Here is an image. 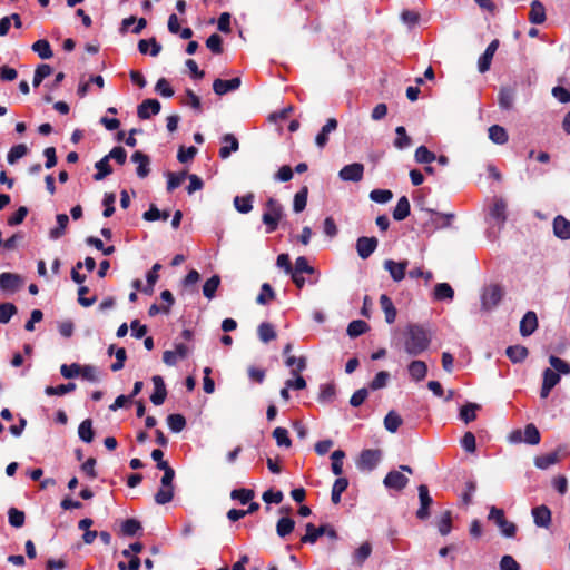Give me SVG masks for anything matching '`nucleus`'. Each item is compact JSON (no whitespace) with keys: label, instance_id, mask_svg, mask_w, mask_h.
<instances>
[{"label":"nucleus","instance_id":"nucleus-1","mask_svg":"<svg viewBox=\"0 0 570 570\" xmlns=\"http://www.w3.org/2000/svg\"><path fill=\"white\" fill-rule=\"evenodd\" d=\"M430 345V337L425 330L417 325L407 327L404 340L405 351L410 355H419L423 353Z\"/></svg>","mask_w":570,"mask_h":570},{"label":"nucleus","instance_id":"nucleus-2","mask_svg":"<svg viewBox=\"0 0 570 570\" xmlns=\"http://www.w3.org/2000/svg\"><path fill=\"white\" fill-rule=\"evenodd\" d=\"M283 214L284 209L278 200L269 198L266 202L262 219L263 223L267 226L268 233L276 230Z\"/></svg>","mask_w":570,"mask_h":570},{"label":"nucleus","instance_id":"nucleus-3","mask_svg":"<svg viewBox=\"0 0 570 570\" xmlns=\"http://www.w3.org/2000/svg\"><path fill=\"white\" fill-rule=\"evenodd\" d=\"M489 520L493 521L498 525L504 537L512 538L515 535L517 525L505 519L504 511L502 509L492 507L490 509Z\"/></svg>","mask_w":570,"mask_h":570},{"label":"nucleus","instance_id":"nucleus-4","mask_svg":"<svg viewBox=\"0 0 570 570\" xmlns=\"http://www.w3.org/2000/svg\"><path fill=\"white\" fill-rule=\"evenodd\" d=\"M382 458V453L380 450H364L361 452L360 458L357 460V466L361 470H373L380 462Z\"/></svg>","mask_w":570,"mask_h":570},{"label":"nucleus","instance_id":"nucleus-5","mask_svg":"<svg viewBox=\"0 0 570 570\" xmlns=\"http://www.w3.org/2000/svg\"><path fill=\"white\" fill-rule=\"evenodd\" d=\"M503 296V289L499 285L488 286L482 295V305L485 309L495 307Z\"/></svg>","mask_w":570,"mask_h":570},{"label":"nucleus","instance_id":"nucleus-6","mask_svg":"<svg viewBox=\"0 0 570 570\" xmlns=\"http://www.w3.org/2000/svg\"><path fill=\"white\" fill-rule=\"evenodd\" d=\"M364 166L360 163H353L344 166L338 176L344 181H360L363 178Z\"/></svg>","mask_w":570,"mask_h":570},{"label":"nucleus","instance_id":"nucleus-7","mask_svg":"<svg viewBox=\"0 0 570 570\" xmlns=\"http://www.w3.org/2000/svg\"><path fill=\"white\" fill-rule=\"evenodd\" d=\"M417 490H419L420 508L416 511V517L421 520H425L430 515L429 508L431 507L433 500H432V497L430 495L429 489L425 484L419 485Z\"/></svg>","mask_w":570,"mask_h":570},{"label":"nucleus","instance_id":"nucleus-8","mask_svg":"<svg viewBox=\"0 0 570 570\" xmlns=\"http://www.w3.org/2000/svg\"><path fill=\"white\" fill-rule=\"evenodd\" d=\"M383 483L387 489L401 491L409 483V479L401 471H391L384 478Z\"/></svg>","mask_w":570,"mask_h":570},{"label":"nucleus","instance_id":"nucleus-9","mask_svg":"<svg viewBox=\"0 0 570 570\" xmlns=\"http://www.w3.org/2000/svg\"><path fill=\"white\" fill-rule=\"evenodd\" d=\"M407 265V261L394 262L392 259H386L384 262V268L390 273L391 277L395 282H401L405 277Z\"/></svg>","mask_w":570,"mask_h":570},{"label":"nucleus","instance_id":"nucleus-10","mask_svg":"<svg viewBox=\"0 0 570 570\" xmlns=\"http://www.w3.org/2000/svg\"><path fill=\"white\" fill-rule=\"evenodd\" d=\"M22 285V279L18 274L2 273L0 274V288L4 292L13 293Z\"/></svg>","mask_w":570,"mask_h":570},{"label":"nucleus","instance_id":"nucleus-11","mask_svg":"<svg viewBox=\"0 0 570 570\" xmlns=\"http://www.w3.org/2000/svg\"><path fill=\"white\" fill-rule=\"evenodd\" d=\"M377 247L375 237H360L356 242V250L361 258L370 257Z\"/></svg>","mask_w":570,"mask_h":570},{"label":"nucleus","instance_id":"nucleus-12","mask_svg":"<svg viewBox=\"0 0 570 570\" xmlns=\"http://www.w3.org/2000/svg\"><path fill=\"white\" fill-rule=\"evenodd\" d=\"M242 80L236 77L229 80L216 79L213 83V90L216 95L223 96L229 91H234L240 87Z\"/></svg>","mask_w":570,"mask_h":570},{"label":"nucleus","instance_id":"nucleus-13","mask_svg":"<svg viewBox=\"0 0 570 570\" xmlns=\"http://www.w3.org/2000/svg\"><path fill=\"white\" fill-rule=\"evenodd\" d=\"M188 354V347L179 343L175 346V350L173 351H165L163 354V361L165 364L173 366L175 365L179 360H183Z\"/></svg>","mask_w":570,"mask_h":570},{"label":"nucleus","instance_id":"nucleus-14","mask_svg":"<svg viewBox=\"0 0 570 570\" xmlns=\"http://www.w3.org/2000/svg\"><path fill=\"white\" fill-rule=\"evenodd\" d=\"M154 393L150 395V401L155 405H161L167 396L166 386L161 376L155 375L153 377Z\"/></svg>","mask_w":570,"mask_h":570},{"label":"nucleus","instance_id":"nucleus-15","mask_svg":"<svg viewBox=\"0 0 570 570\" xmlns=\"http://www.w3.org/2000/svg\"><path fill=\"white\" fill-rule=\"evenodd\" d=\"M499 47V40H493L488 48L485 49L484 53L480 57L478 61V68L480 72H485L490 69L491 61L493 59V56Z\"/></svg>","mask_w":570,"mask_h":570},{"label":"nucleus","instance_id":"nucleus-16","mask_svg":"<svg viewBox=\"0 0 570 570\" xmlns=\"http://www.w3.org/2000/svg\"><path fill=\"white\" fill-rule=\"evenodd\" d=\"M160 111V102L156 99H146L138 106V117L140 119H148L151 115H157Z\"/></svg>","mask_w":570,"mask_h":570},{"label":"nucleus","instance_id":"nucleus-17","mask_svg":"<svg viewBox=\"0 0 570 570\" xmlns=\"http://www.w3.org/2000/svg\"><path fill=\"white\" fill-rule=\"evenodd\" d=\"M534 523L541 528H549L551 524V511L547 505H539L532 509Z\"/></svg>","mask_w":570,"mask_h":570},{"label":"nucleus","instance_id":"nucleus-18","mask_svg":"<svg viewBox=\"0 0 570 570\" xmlns=\"http://www.w3.org/2000/svg\"><path fill=\"white\" fill-rule=\"evenodd\" d=\"M338 124L335 118L327 119L326 124L323 126L322 130L317 134L315 138V144L318 148H324L328 141V135L336 130Z\"/></svg>","mask_w":570,"mask_h":570},{"label":"nucleus","instance_id":"nucleus-19","mask_svg":"<svg viewBox=\"0 0 570 570\" xmlns=\"http://www.w3.org/2000/svg\"><path fill=\"white\" fill-rule=\"evenodd\" d=\"M223 146L219 149V156L223 159H226L229 157L232 151H237L239 148V144L237 138L233 134H226L222 138Z\"/></svg>","mask_w":570,"mask_h":570},{"label":"nucleus","instance_id":"nucleus-20","mask_svg":"<svg viewBox=\"0 0 570 570\" xmlns=\"http://www.w3.org/2000/svg\"><path fill=\"white\" fill-rule=\"evenodd\" d=\"M538 327V317L534 312H528L520 322V333L522 336L531 335Z\"/></svg>","mask_w":570,"mask_h":570},{"label":"nucleus","instance_id":"nucleus-21","mask_svg":"<svg viewBox=\"0 0 570 570\" xmlns=\"http://www.w3.org/2000/svg\"><path fill=\"white\" fill-rule=\"evenodd\" d=\"M553 233L560 239L570 238V222L559 215L553 220Z\"/></svg>","mask_w":570,"mask_h":570},{"label":"nucleus","instance_id":"nucleus-22","mask_svg":"<svg viewBox=\"0 0 570 570\" xmlns=\"http://www.w3.org/2000/svg\"><path fill=\"white\" fill-rule=\"evenodd\" d=\"M546 8L539 0L531 2V9L529 12V20L531 23L541 24L546 21Z\"/></svg>","mask_w":570,"mask_h":570},{"label":"nucleus","instance_id":"nucleus-23","mask_svg":"<svg viewBox=\"0 0 570 570\" xmlns=\"http://www.w3.org/2000/svg\"><path fill=\"white\" fill-rule=\"evenodd\" d=\"M131 160L137 164V175L145 178L149 174V157L141 151H135Z\"/></svg>","mask_w":570,"mask_h":570},{"label":"nucleus","instance_id":"nucleus-24","mask_svg":"<svg viewBox=\"0 0 570 570\" xmlns=\"http://www.w3.org/2000/svg\"><path fill=\"white\" fill-rule=\"evenodd\" d=\"M409 374L412 380L420 382L428 374V366L423 361H412L407 366Z\"/></svg>","mask_w":570,"mask_h":570},{"label":"nucleus","instance_id":"nucleus-25","mask_svg":"<svg viewBox=\"0 0 570 570\" xmlns=\"http://www.w3.org/2000/svg\"><path fill=\"white\" fill-rule=\"evenodd\" d=\"M380 305L385 314V321L389 324L394 323L397 312H396V308H395L392 299L387 295L382 294L380 297Z\"/></svg>","mask_w":570,"mask_h":570},{"label":"nucleus","instance_id":"nucleus-26","mask_svg":"<svg viewBox=\"0 0 570 570\" xmlns=\"http://www.w3.org/2000/svg\"><path fill=\"white\" fill-rule=\"evenodd\" d=\"M325 525L316 528L314 524L307 523L306 533L304 537H302L301 541L303 543H315L320 537L325 534Z\"/></svg>","mask_w":570,"mask_h":570},{"label":"nucleus","instance_id":"nucleus-27","mask_svg":"<svg viewBox=\"0 0 570 570\" xmlns=\"http://www.w3.org/2000/svg\"><path fill=\"white\" fill-rule=\"evenodd\" d=\"M410 215V202L405 196H402L393 210V218L395 220H403Z\"/></svg>","mask_w":570,"mask_h":570},{"label":"nucleus","instance_id":"nucleus-28","mask_svg":"<svg viewBox=\"0 0 570 570\" xmlns=\"http://www.w3.org/2000/svg\"><path fill=\"white\" fill-rule=\"evenodd\" d=\"M253 194L236 196L234 198V206L239 213L247 214L253 209Z\"/></svg>","mask_w":570,"mask_h":570},{"label":"nucleus","instance_id":"nucleus-29","mask_svg":"<svg viewBox=\"0 0 570 570\" xmlns=\"http://www.w3.org/2000/svg\"><path fill=\"white\" fill-rule=\"evenodd\" d=\"M402 423L403 420L401 415L395 411H390L384 417V426L391 433H395Z\"/></svg>","mask_w":570,"mask_h":570},{"label":"nucleus","instance_id":"nucleus-30","mask_svg":"<svg viewBox=\"0 0 570 570\" xmlns=\"http://www.w3.org/2000/svg\"><path fill=\"white\" fill-rule=\"evenodd\" d=\"M396 138L393 142L394 147L397 149H405L412 145L411 137L406 134V130L403 126H399L395 128Z\"/></svg>","mask_w":570,"mask_h":570},{"label":"nucleus","instance_id":"nucleus-31","mask_svg":"<svg viewBox=\"0 0 570 570\" xmlns=\"http://www.w3.org/2000/svg\"><path fill=\"white\" fill-rule=\"evenodd\" d=\"M138 49L142 55L149 52L150 49V55L153 57H156L160 52L161 46L156 41L155 38H151L149 40L142 39L138 42Z\"/></svg>","mask_w":570,"mask_h":570},{"label":"nucleus","instance_id":"nucleus-32","mask_svg":"<svg viewBox=\"0 0 570 570\" xmlns=\"http://www.w3.org/2000/svg\"><path fill=\"white\" fill-rule=\"evenodd\" d=\"M57 224L58 226L56 228H52L50 232H49V236L51 239H58L60 238L63 234H65V230L69 224V217L68 215L66 214H58L57 215Z\"/></svg>","mask_w":570,"mask_h":570},{"label":"nucleus","instance_id":"nucleus-33","mask_svg":"<svg viewBox=\"0 0 570 570\" xmlns=\"http://www.w3.org/2000/svg\"><path fill=\"white\" fill-rule=\"evenodd\" d=\"M489 138L494 144L503 145L508 141L509 137L507 130L503 127L499 125H493L489 128Z\"/></svg>","mask_w":570,"mask_h":570},{"label":"nucleus","instance_id":"nucleus-34","mask_svg":"<svg viewBox=\"0 0 570 570\" xmlns=\"http://www.w3.org/2000/svg\"><path fill=\"white\" fill-rule=\"evenodd\" d=\"M480 410V405L476 403H468L460 410V419L465 423H470L476 419V412Z\"/></svg>","mask_w":570,"mask_h":570},{"label":"nucleus","instance_id":"nucleus-35","mask_svg":"<svg viewBox=\"0 0 570 570\" xmlns=\"http://www.w3.org/2000/svg\"><path fill=\"white\" fill-rule=\"evenodd\" d=\"M78 435L86 443H90L94 440L95 433L92 429V421L90 419H86L80 423L78 428Z\"/></svg>","mask_w":570,"mask_h":570},{"label":"nucleus","instance_id":"nucleus-36","mask_svg":"<svg viewBox=\"0 0 570 570\" xmlns=\"http://www.w3.org/2000/svg\"><path fill=\"white\" fill-rule=\"evenodd\" d=\"M454 291L448 283H439L434 287V297L438 301L449 299L452 301Z\"/></svg>","mask_w":570,"mask_h":570},{"label":"nucleus","instance_id":"nucleus-37","mask_svg":"<svg viewBox=\"0 0 570 570\" xmlns=\"http://www.w3.org/2000/svg\"><path fill=\"white\" fill-rule=\"evenodd\" d=\"M523 433V442L537 445L540 442V432L537 426L532 423L525 425Z\"/></svg>","mask_w":570,"mask_h":570},{"label":"nucleus","instance_id":"nucleus-38","mask_svg":"<svg viewBox=\"0 0 570 570\" xmlns=\"http://www.w3.org/2000/svg\"><path fill=\"white\" fill-rule=\"evenodd\" d=\"M285 364L292 367V375H297V373L304 371L307 365L305 356L295 357L293 355L287 356Z\"/></svg>","mask_w":570,"mask_h":570},{"label":"nucleus","instance_id":"nucleus-39","mask_svg":"<svg viewBox=\"0 0 570 570\" xmlns=\"http://www.w3.org/2000/svg\"><path fill=\"white\" fill-rule=\"evenodd\" d=\"M174 498V485H163L160 484L159 490L155 494V501L158 504H166L170 502Z\"/></svg>","mask_w":570,"mask_h":570},{"label":"nucleus","instance_id":"nucleus-40","mask_svg":"<svg viewBox=\"0 0 570 570\" xmlns=\"http://www.w3.org/2000/svg\"><path fill=\"white\" fill-rule=\"evenodd\" d=\"M32 50L38 53L41 59H50L53 53L50 43L45 40H38L32 45Z\"/></svg>","mask_w":570,"mask_h":570},{"label":"nucleus","instance_id":"nucleus-41","mask_svg":"<svg viewBox=\"0 0 570 570\" xmlns=\"http://www.w3.org/2000/svg\"><path fill=\"white\" fill-rule=\"evenodd\" d=\"M508 357L517 363L522 362L528 356V348L522 345H514L507 348Z\"/></svg>","mask_w":570,"mask_h":570},{"label":"nucleus","instance_id":"nucleus-42","mask_svg":"<svg viewBox=\"0 0 570 570\" xmlns=\"http://www.w3.org/2000/svg\"><path fill=\"white\" fill-rule=\"evenodd\" d=\"M307 195L308 188L304 186L298 193L294 196L293 209L295 213H301L305 209L307 204Z\"/></svg>","mask_w":570,"mask_h":570},{"label":"nucleus","instance_id":"nucleus-43","mask_svg":"<svg viewBox=\"0 0 570 570\" xmlns=\"http://www.w3.org/2000/svg\"><path fill=\"white\" fill-rule=\"evenodd\" d=\"M295 522L291 518H281L276 524V532L281 538H284L292 533L294 530Z\"/></svg>","mask_w":570,"mask_h":570},{"label":"nucleus","instance_id":"nucleus-44","mask_svg":"<svg viewBox=\"0 0 570 570\" xmlns=\"http://www.w3.org/2000/svg\"><path fill=\"white\" fill-rule=\"evenodd\" d=\"M219 284L220 278L218 275H214L209 279H207L203 286L204 296L207 297L208 299L214 298L215 292L217 291Z\"/></svg>","mask_w":570,"mask_h":570},{"label":"nucleus","instance_id":"nucleus-45","mask_svg":"<svg viewBox=\"0 0 570 570\" xmlns=\"http://www.w3.org/2000/svg\"><path fill=\"white\" fill-rule=\"evenodd\" d=\"M28 147L24 144H19L13 146L7 156V160L9 164L13 165L20 158L24 157L28 154Z\"/></svg>","mask_w":570,"mask_h":570},{"label":"nucleus","instance_id":"nucleus-46","mask_svg":"<svg viewBox=\"0 0 570 570\" xmlns=\"http://www.w3.org/2000/svg\"><path fill=\"white\" fill-rule=\"evenodd\" d=\"M96 168L97 173L94 176L95 180H102L106 176L112 173L109 159L106 156L96 163Z\"/></svg>","mask_w":570,"mask_h":570},{"label":"nucleus","instance_id":"nucleus-47","mask_svg":"<svg viewBox=\"0 0 570 570\" xmlns=\"http://www.w3.org/2000/svg\"><path fill=\"white\" fill-rule=\"evenodd\" d=\"M514 94L510 88H502L499 92V105L502 109H511L513 106Z\"/></svg>","mask_w":570,"mask_h":570},{"label":"nucleus","instance_id":"nucleus-48","mask_svg":"<svg viewBox=\"0 0 570 570\" xmlns=\"http://www.w3.org/2000/svg\"><path fill=\"white\" fill-rule=\"evenodd\" d=\"M258 336L262 342L268 343L276 338V332L272 324L265 322L258 326Z\"/></svg>","mask_w":570,"mask_h":570},{"label":"nucleus","instance_id":"nucleus-49","mask_svg":"<svg viewBox=\"0 0 570 570\" xmlns=\"http://www.w3.org/2000/svg\"><path fill=\"white\" fill-rule=\"evenodd\" d=\"M167 190L173 191L177 187H179L185 179L187 178V174L185 171L181 173H168L167 174Z\"/></svg>","mask_w":570,"mask_h":570},{"label":"nucleus","instance_id":"nucleus-50","mask_svg":"<svg viewBox=\"0 0 570 570\" xmlns=\"http://www.w3.org/2000/svg\"><path fill=\"white\" fill-rule=\"evenodd\" d=\"M76 390V384L75 383H68V384H60L58 386H47L45 392L47 395L49 396H53V395H65L69 392H72Z\"/></svg>","mask_w":570,"mask_h":570},{"label":"nucleus","instance_id":"nucleus-51","mask_svg":"<svg viewBox=\"0 0 570 570\" xmlns=\"http://www.w3.org/2000/svg\"><path fill=\"white\" fill-rule=\"evenodd\" d=\"M505 209H507L505 202L502 199H498L494 202L490 214L494 219H497L500 224H502L505 220Z\"/></svg>","mask_w":570,"mask_h":570},{"label":"nucleus","instance_id":"nucleus-52","mask_svg":"<svg viewBox=\"0 0 570 570\" xmlns=\"http://www.w3.org/2000/svg\"><path fill=\"white\" fill-rule=\"evenodd\" d=\"M559 461V456L557 452L539 455L535 458L534 463L539 469H547L550 465L557 463Z\"/></svg>","mask_w":570,"mask_h":570},{"label":"nucleus","instance_id":"nucleus-53","mask_svg":"<svg viewBox=\"0 0 570 570\" xmlns=\"http://www.w3.org/2000/svg\"><path fill=\"white\" fill-rule=\"evenodd\" d=\"M367 330H368V325H367L366 322L361 321V320H356V321H352L348 324L347 334L351 337H356V336H360L363 333H365Z\"/></svg>","mask_w":570,"mask_h":570},{"label":"nucleus","instance_id":"nucleus-54","mask_svg":"<svg viewBox=\"0 0 570 570\" xmlns=\"http://www.w3.org/2000/svg\"><path fill=\"white\" fill-rule=\"evenodd\" d=\"M436 159V156L430 151L425 146H420L415 150V160L419 164H431Z\"/></svg>","mask_w":570,"mask_h":570},{"label":"nucleus","instance_id":"nucleus-55","mask_svg":"<svg viewBox=\"0 0 570 570\" xmlns=\"http://www.w3.org/2000/svg\"><path fill=\"white\" fill-rule=\"evenodd\" d=\"M345 458V453L342 450H335L332 455V471L335 475H341L343 473V459Z\"/></svg>","mask_w":570,"mask_h":570},{"label":"nucleus","instance_id":"nucleus-56","mask_svg":"<svg viewBox=\"0 0 570 570\" xmlns=\"http://www.w3.org/2000/svg\"><path fill=\"white\" fill-rule=\"evenodd\" d=\"M254 491L250 489H235L232 491L230 497L234 500H238L240 503L246 504L254 498Z\"/></svg>","mask_w":570,"mask_h":570},{"label":"nucleus","instance_id":"nucleus-57","mask_svg":"<svg viewBox=\"0 0 570 570\" xmlns=\"http://www.w3.org/2000/svg\"><path fill=\"white\" fill-rule=\"evenodd\" d=\"M274 298H275V293H274L273 288L271 287L269 284L264 283L262 285V291L256 298V302L261 305H265V304H268L269 302H272Z\"/></svg>","mask_w":570,"mask_h":570},{"label":"nucleus","instance_id":"nucleus-58","mask_svg":"<svg viewBox=\"0 0 570 570\" xmlns=\"http://www.w3.org/2000/svg\"><path fill=\"white\" fill-rule=\"evenodd\" d=\"M167 424L173 432H180L186 425V420L180 414H170L167 417Z\"/></svg>","mask_w":570,"mask_h":570},{"label":"nucleus","instance_id":"nucleus-59","mask_svg":"<svg viewBox=\"0 0 570 570\" xmlns=\"http://www.w3.org/2000/svg\"><path fill=\"white\" fill-rule=\"evenodd\" d=\"M52 73V68L49 65H40L35 71L33 86L38 87L42 80Z\"/></svg>","mask_w":570,"mask_h":570},{"label":"nucleus","instance_id":"nucleus-60","mask_svg":"<svg viewBox=\"0 0 570 570\" xmlns=\"http://www.w3.org/2000/svg\"><path fill=\"white\" fill-rule=\"evenodd\" d=\"M372 552V546L370 542H364L360 546L358 549L354 552V560L358 564H362L371 554Z\"/></svg>","mask_w":570,"mask_h":570},{"label":"nucleus","instance_id":"nucleus-61","mask_svg":"<svg viewBox=\"0 0 570 570\" xmlns=\"http://www.w3.org/2000/svg\"><path fill=\"white\" fill-rule=\"evenodd\" d=\"M549 363L554 372L559 374H569L570 373V365L564 362L563 360L557 357V356H550Z\"/></svg>","mask_w":570,"mask_h":570},{"label":"nucleus","instance_id":"nucleus-62","mask_svg":"<svg viewBox=\"0 0 570 570\" xmlns=\"http://www.w3.org/2000/svg\"><path fill=\"white\" fill-rule=\"evenodd\" d=\"M141 529V524L136 519H127L121 525L124 535H135Z\"/></svg>","mask_w":570,"mask_h":570},{"label":"nucleus","instance_id":"nucleus-63","mask_svg":"<svg viewBox=\"0 0 570 570\" xmlns=\"http://www.w3.org/2000/svg\"><path fill=\"white\" fill-rule=\"evenodd\" d=\"M273 436L276 440L278 446L289 448L292 445L288 432L284 428H276L273 432Z\"/></svg>","mask_w":570,"mask_h":570},{"label":"nucleus","instance_id":"nucleus-64","mask_svg":"<svg viewBox=\"0 0 570 570\" xmlns=\"http://www.w3.org/2000/svg\"><path fill=\"white\" fill-rule=\"evenodd\" d=\"M499 568L500 570H520V564L513 557L505 554L501 558Z\"/></svg>","mask_w":570,"mask_h":570}]
</instances>
